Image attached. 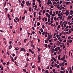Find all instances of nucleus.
Masks as SVG:
<instances>
[{
    "label": "nucleus",
    "mask_w": 73,
    "mask_h": 73,
    "mask_svg": "<svg viewBox=\"0 0 73 73\" xmlns=\"http://www.w3.org/2000/svg\"><path fill=\"white\" fill-rule=\"evenodd\" d=\"M27 39L26 38H25L24 39V43H25L26 41H27Z\"/></svg>",
    "instance_id": "obj_14"
},
{
    "label": "nucleus",
    "mask_w": 73,
    "mask_h": 73,
    "mask_svg": "<svg viewBox=\"0 0 73 73\" xmlns=\"http://www.w3.org/2000/svg\"><path fill=\"white\" fill-rule=\"evenodd\" d=\"M44 46H45V47H46V48H48V45H47V44H45Z\"/></svg>",
    "instance_id": "obj_10"
},
{
    "label": "nucleus",
    "mask_w": 73,
    "mask_h": 73,
    "mask_svg": "<svg viewBox=\"0 0 73 73\" xmlns=\"http://www.w3.org/2000/svg\"><path fill=\"white\" fill-rule=\"evenodd\" d=\"M52 59H53V60H54V61H55V62H56V61H57V60H56V59L54 57H52Z\"/></svg>",
    "instance_id": "obj_7"
},
{
    "label": "nucleus",
    "mask_w": 73,
    "mask_h": 73,
    "mask_svg": "<svg viewBox=\"0 0 73 73\" xmlns=\"http://www.w3.org/2000/svg\"><path fill=\"white\" fill-rule=\"evenodd\" d=\"M9 62L8 61L7 62V65H9Z\"/></svg>",
    "instance_id": "obj_53"
},
{
    "label": "nucleus",
    "mask_w": 73,
    "mask_h": 73,
    "mask_svg": "<svg viewBox=\"0 0 73 73\" xmlns=\"http://www.w3.org/2000/svg\"><path fill=\"white\" fill-rule=\"evenodd\" d=\"M44 19L45 21H48V19H47V18L44 17Z\"/></svg>",
    "instance_id": "obj_12"
},
{
    "label": "nucleus",
    "mask_w": 73,
    "mask_h": 73,
    "mask_svg": "<svg viewBox=\"0 0 73 73\" xmlns=\"http://www.w3.org/2000/svg\"><path fill=\"white\" fill-rule=\"evenodd\" d=\"M40 9V8H38L36 9H35V11H39V9Z\"/></svg>",
    "instance_id": "obj_16"
},
{
    "label": "nucleus",
    "mask_w": 73,
    "mask_h": 73,
    "mask_svg": "<svg viewBox=\"0 0 73 73\" xmlns=\"http://www.w3.org/2000/svg\"><path fill=\"white\" fill-rule=\"evenodd\" d=\"M0 32H4V31L0 30Z\"/></svg>",
    "instance_id": "obj_60"
},
{
    "label": "nucleus",
    "mask_w": 73,
    "mask_h": 73,
    "mask_svg": "<svg viewBox=\"0 0 73 73\" xmlns=\"http://www.w3.org/2000/svg\"><path fill=\"white\" fill-rule=\"evenodd\" d=\"M38 52H40V50H41V49L38 48Z\"/></svg>",
    "instance_id": "obj_30"
},
{
    "label": "nucleus",
    "mask_w": 73,
    "mask_h": 73,
    "mask_svg": "<svg viewBox=\"0 0 73 73\" xmlns=\"http://www.w3.org/2000/svg\"><path fill=\"white\" fill-rule=\"evenodd\" d=\"M49 13L50 15V16H56V15H54V14H52V10L50 11V12H49Z\"/></svg>",
    "instance_id": "obj_1"
},
{
    "label": "nucleus",
    "mask_w": 73,
    "mask_h": 73,
    "mask_svg": "<svg viewBox=\"0 0 73 73\" xmlns=\"http://www.w3.org/2000/svg\"><path fill=\"white\" fill-rule=\"evenodd\" d=\"M33 7L34 8V9H36V8H37V5H36L35 6H33Z\"/></svg>",
    "instance_id": "obj_5"
},
{
    "label": "nucleus",
    "mask_w": 73,
    "mask_h": 73,
    "mask_svg": "<svg viewBox=\"0 0 73 73\" xmlns=\"http://www.w3.org/2000/svg\"><path fill=\"white\" fill-rule=\"evenodd\" d=\"M25 16H24V17H22V20H24V19H25Z\"/></svg>",
    "instance_id": "obj_9"
},
{
    "label": "nucleus",
    "mask_w": 73,
    "mask_h": 73,
    "mask_svg": "<svg viewBox=\"0 0 73 73\" xmlns=\"http://www.w3.org/2000/svg\"><path fill=\"white\" fill-rule=\"evenodd\" d=\"M39 20H41V16H39Z\"/></svg>",
    "instance_id": "obj_44"
},
{
    "label": "nucleus",
    "mask_w": 73,
    "mask_h": 73,
    "mask_svg": "<svg viewBox=\"0 0 73 73\" xmlns=\"http://www.w3.org/2000/svg\"><path fill=\"white\" fill-rule=\"evenodd\" d=\"M60 56L61 55H59V56L58 57V60H60Z\"/></svg>",
    "instance_id": "obj_17"
},
{
    "label": "nucleus",
    "mask_w": 73,
    "mask_h": 73,
    "mask_svg": "<svg viewBox=\"0 0 73 73\" xmlns=\"http://www.w3.org/2000/svg\"><path fill=\"white\" fill-rule=\"evenodd\" d=\"M65 14H66V16H68V15H69V13H68V11H66V12Z\"/></svg>",
    "instance_id": "obj_4"
},
{
    "label": "nucleus",
    "mask_w": 73,
    "mask_h": 73,
    "mask_svg": "<svg viewBox=\"0 0 73 73\" xmlns=\"http://www.w3.org/2000/svg\"><path fill=\"white\" fill-rule=\"evenodd\" d=\"M50 18H48V23H49V21H50Z\"/></svg>",
    "instance_id": "obj_55"
},
{
    "label": "nucleus",
    "mask_w": 73,
    "mask_h": 73,
    "mask_svg": "<svg viewBox=\"0 0 73 73\" xmlns=\"http://www.w3.org/2000/svg\"><path fill=\"white\" fill-rule=\"evenodd\" d=\"M48 18H49V19H50V15L49 14H48Z\"/></svg>",
    "instance_id": "obj_36"
},
{
    "label": "nucleus",
    "mask_w": 73,
    "mask_h": 73,
    "mask_svg": "<svg viewBox=\"0 0 73 73\" xmlns=\"http://www.w3.org/2000/svg\"><path fill=\"white\" fill-rule=\"evenodd\" d=\"M43 72H45V70H44V69H42V73H43Z\"/></svg>",
    "instance_id": "obj_34"
},
{
    "label": "nucleus",
    "mask_w": 73,
    "mask_h": 73,
    "mask_svg": "<svg viewBox=\"0 0 73 73\" xmlns=\"http://www.w3.org/2000/svg\"><path fill=\"white\" fill-rule=\"evenodd\" d=\"M14 22L16 23H17V21H16V20L15 19H14Z\"/></svg>",
    "instance_id": "obj_41"
},
{
    "label": "nucleus",
    "mask_w": 73,
    "mask_h": 73,
    "mask_svg": "<svg viewBox=\"0 0 73 73\" xmlns=\"http://www.w3.org/2000/svg\"><path fill=\"white\" fill-rule=\"evenodd\" d=\"M5 11H7L8 10V8H5Z\"/></svg>",
    "instance_id": "obj_26"
},
{
    "label": "nucleus",
    "mask_w": 73,
    "mask_h": 73,
    "mask_svg": "<svg viewBox=\"0 0 73 73\" xmlns=\"http://www.w3.org/2000/svg\"><path fill=\"white\" fill-rule=\"evenodd\" d=\"M26 4H27V6H28V7L29 5H28V2H26Z\"/></svg>",
    "instance_id": "obj_27"
},
{
    "label": "nucleus",
    "mask_w": 73,
    "mask_h": 73,
    "mask_svg": "<svg viewBox=\"0 0 73 73\" xmlns=\"http://www.w3.org/2000/svg\"><path fill=\"white\" fill-rule=\"evenodd\" d=\"M15 19H16V20H18V19H19V17H16L15 18Z\"/></svg>",
    "instance_id": "obj_56"
},
{
    "label": "nucleus",
    "mask_w": 73,
    "mask_h": 73,
    "mask_svg": "<svg viewBox=\"0 0 73 73\" xmlns=\"http://www.w3.org/2000/svg\"><path fill=\"white\" fill-rule=\"evenodd\" d=\"M57 8H58V9H59L60 8V5H59V4H58Z\"/></svg>",
    "instance_id": "obj_31"
},
{
    "label": "nucleus",
    "mask_w": 73,
    "mask_h": 73,
    "mask_svg": "<svg viewBox=\"0 0 73 73\" xmlns=\"http://www.w3.org/2000/svg\"><path fill=\"white\" fill-rule=\"evenodd\" d=\"M27 66H28V62L27 63L25 66V68H27Z\"/></svg>",
    "instance_id": "obj_21"
},
{
    "label": "nucleus",
    "mask_w": 73,
    "mask_h": 73,
    "mask_svg": "<svg viewBox=\"0 0 73 73\" xmlns=\"http://www.w3.org/2000/svg\"><path fill=\"white\" fill-rule=\"evenodd\" d=\"M56 15H57V14L58 13V11H56Z\"/></svg>",
    "instance_id": "obj_40"
},
{
    "label": "nucleus",
    "mask_w": 73,
    "mask_h": 73,
    "mask_svg": "<svg viewBox=\"0 0 73 73\" xmlns=\"http://www.w3.org/2000/svg\"><path fill=\"white\" fill-rule=\"evenodd\" d=\"M23 29L21 27H20V31H22V30Z\"/></svg>",
    "instance_id": "obj_54"
},
{
    "label": "nucleus",
    "mask_w": 73,
    "mask_h": 73,
    "mask_svg": "<svg viewBox=\"0 0 73 73\" xmlns=\"http://www.w3.org/2000/svg\"><path fill=\"white\" fill-rule=\"evenodd\" d=\"M37 1H38L39 2V4H40L41 3V0H37Z\"/></svg>",
    "instance_id": "obj_28"
},
{
    "label": "nucleus",
    "mask_w": 73,
    "mask_h": 73,
    "mask_svg": "<svg viewBox=\"0 0 73 73\" xmlns=\"http://www.w3.org/2000/svg\"><path fill=\"white\" fill-rule=\"evenodd\" d=\"M23 70L24 72H27V70H26V69H23Z\"/></svg>",
    "instance_id": "obj_25"
},
{
    "label": "nucleus",
    "mask_w": 73,
    "mask_h": 73,
    "mask_svg": "<svg viewBox=\"0 0 73 73\" xmlns=\"http://www.w3.org/2000/svg\"><path fill=\"white\" fill-rule=\"evenodd\" d=\"M60 25H58V27L57 28H60Z\"/></svg>",
    "instance_id": "obj_61"
},
{
    "label": "nucleus",
    "mask_w": 73,
    "mask_h": 73,
    "mask_svg": "<svg viewBox=\"0 0 73 73\" xmlns=\"http://www.w3.org/2000/svg\"><path fill=\"white\" fill-rule=\"evenodd\" d=\"M11 17V16H10V15H9V14H8L7 15V17H8V18H10L9 17Z\"/></svg>",
    "instance_id": "obj_37"
},
{
    "label": "nucleus",
    "mask_w": 73,
    "mask_h": 73,
    "mask_svg": "<svg viewBox=\"0 0 73 73\" xmlns=\"http://www.w3.org/2000/svg\"><path fill=\"white\" fill-rule=\"evenodd\" d=\"M61 69L62 70H64V67H62V66L61 67Z\"/></svg>",
    "instance_id": "obj_35"
},
{
    "label": "nucleus",
    "mask_w": 73,
    "mask_h": 73,
    "mask_svg": "<svg viewBox=\"0 0 73 73\" xmlns=\"http://www.w3.org/2000/svg\"><path fill=\"white\" fill-rule=\"evenodd\" d=\"M12 48V46L11 45H10L9 49H11Z\"/></svg>",
    "instance_id": "obj_15"
},
{
    "label": "nucleus",
    "mask_w": 73,
    "mask_h": 73,
    "mask_svg": "<svg viewBox=\"0 0 73 73\" xmlns=\"http://www.w3.org/2000/svg\"><path fill=\"white\" fill-rule=\"evenodd\" d=\"M40 25V23L38 22L37 23V26H39V25Z\"/></svg>",
    "instance_id": "obj_13"
},
{
    "label": "nucleus",
    "mask_w": 73,
    "mask_h": 73,
    "mask_svg": "<svg viewBox=\"0 0 73 73\" xmlns=\"http://www.w3.org/2000/svg\"><path fill=\"white\" fill-rule=\"evenodd\" d=\"M44 41H45V43H48V42L47 40H44Z\"/></svg>",
    "instance_id": "obj_39"
},
{
    "label": "nucleus",
    "mask_w": 73,
    "mask_h": 73,
    "mask_svg": "<svg viewBox=\"0 0 73 73\" xmlns=\"http://www.w3.org/2000/svg\"><path fill=\"white\" fill-rule=\"evenodd\" d=\"M54 4H56L57 5V3H56V2H54L53 3V5H54Z\"/></svg>",
    "instance_id": "obj_18"
},
{
    "label": "nucleus",
    "mask_w": 73,
    "mask_h": 73,
    "mask_svg": "<svg viewBox=\"0 0 73 73\" xmlns=\"http://www.w3.org/2000/svg\"><path fill=\"white\" fill-rule=\"evenodd\" d=\"M58 16L59 17H60L61 16V15L60 14H58Z\"/></svg>",
    "instance_id": "obj_48"
},
{
    "label": "nucleus",
    "mask_w": 73,
    "mask_h": 73,
    "mask_svg": "<svg viewBox=\"0 0 73 73\" xmlns=\"http://www.w3.org/2000/svg\"><path fill=\"white\" fill-rule=\"evenodd\" d=\"M38 32L39 34H40V35H41V31H39Z\"/></svg>",
    "instance_id": "obj_63"
},
{
    "label": "nucleus",
    "mask_w": 73,
    "mask_h": 73,
    "mask_svg": "<svg viewBox=\"0 0 73 73\" xmlns=\"http://www.w3.org/2000/svg\"><path fill=\"white\" fill-rule=\"evenodd\" d=\"M62 3V1H60V4H61Z\"/></svg>",
    "instance_id": "obj_42"
},
{
    "label": "nucleus",
    "mask_w": 73,
    "mask_h": 73,
    "mask_svg": "<svg viewBox=\"0 0 73 73\" xmlns=\"http://www.w3.org/2000/svg\"><path fill=\"white\" fill-rule=\"evenodd\" d=\"M29 52H32V51L31 50V49H29Z\"/></svg>",
    "instance_id": "obj_43"
},
{
    "label": "nucleus",
    "mask_w": 73,
    "mask_h": 73,
    "mask_svg": "<svg viewBox=\"0 0 73 73\" xmlns=\"http://www.w3.org/2000/svg\"><path fill=\"white\" fill-rule=\"evenodd\" d=\"M24 12V14H25V13H27V11L26 10H25Z\"/></svg>",
    "instance_id": "obj_11"
},
{
    "label": "nucleus",
    "mask_w": 73,
    "mask_h": 73,
    "mask_svg": "<svg viewBox=\"0 0 73 73\" xmlns=\"http://www.w3.org/2000/svg\"><path fill=\"white\" fill-rule=\"evenodd\" d=\"M46 16L47 17H48V13H46Z\"/></svg>",
    "instance_id": "obj_58"
},
{
    "label": "nucleus",
    "mask_w": 73,
    "mask_h": 73,
    "mask_svg": "<svg viewBox=\"0 0 73 73\" xmlns=\"http://www.w3.org/2000/svg\"><path fill=\"white\" fill-rule=\"evenodd\" d=\"M31 7H29V10L30 12H31Z\"/></svg>",
    "instance_id": "obj_47"
},
{
    "label": "nucleus",
    "mask_w": 73,
    "mask_h": 73,
    "mask_svg": "<svg viewBox=\"0 0 73 73\" xmlns=\"http://www.w3.org/2000/svg\"><path fill=\"white\" fill-rule=\"evenodd\" d=\"M38 42H40V39L38 38Z\"/></svg>",
    "instance_id": "obj_62"
},
{
    "label": "nucleus",
    "mask_w": 73,
    "mask_h": 73,
    "mask_svg": "<svg viewBox=\"0 0 73 73\" xmlns=\"http://www.w3.org/2000/svg\"><path fill=\"white\" fill-rule=\"evenodd\" d=\"M21 5L22 7H24V4H23V3H21Z\"/></svg>",
    "instance_id": "obj_19"
},
{
    "label": "nucleus",
    "mask_w": 73,
    "mask_h": 73,
    "mask_svg": "<svg viewBox=\"0 0 73 73\" xmlns=\"http://www.w3.org/2000/svg\"><path fill=\"white\" fill-rule=\"evenodd\" d=\"M44 28H45V26H44V25H43L42 26V28H43V29H44Z\"/></svg>",
    "instance_id": "obj_50"
},
{
    "label": "nucleus",
    "mask_w": 73,
    "mask_h": 73,
    "mask_svg": "<svg viewBox=\"0 0 73 73\" xmlns=\"http://www.w3.org/2000/svg\"><path fill=\"white\" fill-rule=\"evenodd\" d=\"M48 46L49 48H50L51 46H50V44H48Z\"/></svg>",
    "instance_id": "obj_45"
},
{
    "label": "nucleus",
    "mask_w": 73,
    "mask_h": 73,
    "mask_svg": "<svg viewBox=\"0 0 73 73\" xmlns=\"http://www.w3.org/2000/svg\"><path fill=\"white\" fill-rule=\"evenodd\" d=\"M62 28H63V27H64V22H63V23L62 24Z\"/></svg>",
    "instance_id": "obj_33"
},
{
    "label": "nucleus",
    "mask_w": 73,
    "mask_h": 73,
    "mask_svg": "<svg viewBox=\"0 0 73 73\" xmlns=\"http://www.w3.org/2000/svg\"><path fill=\"white\" fill-rule=\"evenodd\" d=\"M21 51H23L24 52H25V49L23 48H21Z\"/></svg>",
    "instance_id": "obj_2"
},
{
    "label": "nucleus",
    "mask_w": 73,
    "mask_h": 73,
    "mask_svg": "<svg viewBox=\"0 0 73 73\" xmlns=\"http://www.w3.org/2000/svg\"><path fill=\"white\" fill-rule=\"evenodd\" d=\"M67 42H70V43H72V40L69 39L67 40Z\"/></svg>",
    "instance_id": "obj_3"
},
{
    "label": "nucleus",
    "mask_w": 73,
    "mask_h": 73,
    "mask_svg": "<svg viewBox=\"0 0 73 73\" xmlns=\"http://www.w3.org/2000/svg\"><path fill=\"white\" fill-rule=\"evenodd\" d=\"M49 39H50V37H48V38H47V41H48Z\"/></svg>",
    "instance_id": "obj_24"
},
{
    "label": "nucleus",
    "mask_w": 73,
    "mask_h": 73,
    "mask_svg": "<svg viewBox=\"0 0 73 73\" xmlns=\"http://www.w3.org/2000/svg\"><path fill=\"white\" fill-rule=\"evenodd\" d=\"M68 4H70V2H67L66 3V5H67Z\"/></svg>",
    "instance_id": "obj_8"
},
{
    "label": "nucleus",
    "mask_w": 73,
    "mask_h": 73,
    "mask_svg": "<svg viewBox=\"0 0 73 73\" xmlns=\"http://www.w3.org/2000/svg\"><path fill=\"white\" fill-rule=\"evenodd\" d=\"M58 51V49H57V48H56L55 49V52H57Z\"/></svg>",
    "instance_id": "obj_22"
},
{
    "label": "nucleus",
    "mask_w": 73,
    "mask_h": 73,
    "mask_svg": "<svg viewBox=\"0 0 73 73\" xmlns=\"http://www.w3.org/2000/svg\"><path fill=\"white\" fill-rule=\"evenodd\" d=\"M72 18V17H71V16L68 17L67 20H70Z\"/></svg>",
    "instance_id": "obj_6"
},
{
    "label": "nucleus",
    "mask_w": 73,
    "mask_h": 73,
    "mask_svg": "<svg viewBox=\"0 0 73 73\" xmlns=\"http://www.w3.org/2000/svg\"><path fill=\"white\" fill-rule=\"evenodd\" d=\"M46 69H49V66H47V67L46 68Z\"/></svg>",
    "instance_id": "obj_23"
},
{
    "label": "nucleus",
    "mask_w": 73,
    "mask_h": 73,
    "mask_svg": "<svg viewBox=\"0 0 73 73\" xmlns=\"http://www.w3.org/2000/svg\"><path fill=\"white\" fill-rule=\"evenodd\" d=\"M38 69L39 70H41V68L39 67H38Z\"/></svg>",
    "instance_id": "obj_51"
},
{
    "label": "nucleus",
    "mask_w": 73,
    "mask_h": 73,
    "mask_svg": "<svg viewBox=\"0 0 73 73\" xmlns=\"http://www.w3.org/2000/svg\"><path fill=\"white\" fill-rule=\"evenodd\" d=\"M64 24H68V23H67V22L66 21H64Z\"/></svg>",
    "instance_id": "obj_52"
},
{
    "label": "nucleus",
    "mask_w": 73,
    "mask_h": 73,
    "mask_svg": "<svg viewBox=\"0 0 73 73\" xmlns=\"http://www.w3.org/2000/svg\"><path fill=\"white\" fill-rule=\"evenodd\" d=\"M60 60H64V59H63V58L62 57L61 58H60Z\"/></svg>",
    "instance_id": "obj_46"
},
{
    "label": "nucleus",
    "mask_w": 73,
    "mask_h": 73,
    "mask_svg": "<svg viewBox=\"0 0 73 73\" xmlns=\"http://www.w3.org/2000/svg\"><path fill=\"white\" fill-rule=\"evenodd\" d=\"M15 63L16 65L17 66H18V65H17V62H16V61H15Z\"/></svg>",
    "instance_id": "obj_20"
},
{
    "label": "nucleus",
    "mask_w": 73,
    "mask_h": 73,
    "mask_svg": "<svg viewBox=\"0 0 73 73\" xmlns=\"http://www.w3.org/2000/svg\"><path fill=\"white\" fill-rule=\"evenodd\" d=\"M41 60H38V61L37 62V63H40Z\"/></svg>",
    "instance_id": "obj_38"
},
{
    "label": "nucleus",
    "mask_w": 73,
    "mask_h": 73,
    "mask_svg": "<svg viewBox=\"0 0 73 73\" xmlns=\"http://www.w3.org/2000/svg\"><path fill=\"white\" fill-rule=\"evenodd\" d=\"M52 71H53V72H54V73H55V69H53L52 70Z\"/></svg>",
    "instance_id": "obj_57"
},
{
    "label": "nucleus",
    "mask_w": 73,
    "mask_h": 73,
    "mask_svg": "<svg viewBox=\"0 0 73 73\" xmlns=\"http://www.w3.org/2000/svg\"><path fill=\"white\" fill-rule=\"evenodd\" d=\"M64 64H65V62H63L62 63V66H64Z\"/></svg>",
    "instance_id": "obj_32"
},
{
    "label": "nucleus",
    "mask_w": 73,
    "mask_h": 73,
    "mask_svg": "<svg viewBox=\"0 0 73 73\" xmlns=\"http://www.w3.org/2000/svg\"><path fill=\"white\" fill-rule=\"evenodd\" d=\"M9 44L10 45H11V44H12V41H9Z\"/></svg>",
    "instance_id": "obj_49"
},
{
    "label": "nucleus",
    "mask_w": 73,
    "mask_h": 73,
    "mask_svg": "<svg viewBox=\"0 0 73 73\" xmlns=\"http://www.w3.org/2000/svg\"><path fill=\"white\" fill-rule=\"evenodd\" d=\"M70 12L71 13H73V10H70Z\"/></svg>",
    "instance_id": "obj_64"
},
{
    "label": "nucleus",
    "mask_w": 73,
    "mask_h": 73,
    "mask_svg": "<svg viewBox=\"0 0 73 73\" xmlns=\"http://www.w3.org/2000/svg\"><path fill=\"white\" fill-rule=\"evenodd\" d=\"M72 71L71 69H70L69 71L70 73H72Z\"/></svg>",
    "instance_id": "obj_59"
},
{
    "label": "nucleus",
    "mask_w": 73,
    "mask_h": 73,
    "mask_svg": "<svg viewBox=\"0 0 73 73\" xmlns=\"http://www.w3.org/2000/svg\"><path fill=\"white\" fill-rule=\"evenodd\" d=\"M22 2L23 4H25V1L24 0L22 1Z\"/></svg>",
    "instance_id": "obj_29"
}]
</instances>
